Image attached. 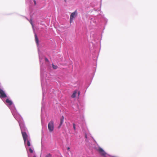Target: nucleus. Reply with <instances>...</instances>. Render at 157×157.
Here are the masks:
<instances>
[{
	"mask_svg": "<svg viewBox=\"0 0 157 157\" xmlns=\"http://www.w3.org/2000/svg\"><path fill=\"white\" fill-rule=\"evenodd\" d=\"M0 94L1 97L5 98L6 97V95L4 91L1 89H0Z\"/></svg>",
	"mask_w": 157,
	"mask_h": 157,
	"instance_id": "39448f33",
	"label": "nucleus"
},
{
	"mask_svg": "<svg viewBox=\"0 0 157 157\" xmlns=\"http://www.w3.org/2000/svg\"><path fill=\"white\" fill-rule=\"evenodd\" d=\"M52 67L54 69H56L57 68V66L54 65L53 64H52Z\"/></svg>",
	"mask_w": 157,
	"mask_h": 157,
	"instance_id": "9d476101",
	"label": "nucleus"
},
{
	"mask_svg": "<svg viewBox=\"0 0 157 157\" xmlns=\"http://www.w3.org/2000/svg\"><path fill=\"white\" fill-rule=\"evenodd\" d=\"M48 128L50 132H53L54 129V122L51 121L48 124Z\"/></svg>",
	"mask_w": 157,
	"mask_h": 157,
	"instance_id": "f257e3e1",
	"label": "nucleus"
},
{
	"mask_svg": "<svg viewBox=\"0 0 157 157\" xmlns=\"http://www.w3.org/2000/svg\"><path fill=\"white\" fill-rule=\"evenodd\" d=\"M77 93V92L76 91H75L73 93V94L71 95V97L72 98H75L76 96V94Z\"/></svg>",
	"mask_w": 157,
	"mask_h": 157,
	"instance_id": "1a4fd4ad",
	"label": "nucleus"
},
{
	"mask_svg": "<svg viewBox=\"0 0 157 157\" xmlns=\"http://www.w3.org/2000/svg\"><path fill=\"white\" fill-rule=\"evenodd\" d=\"M77 12L76 10L72 13L70 16V21L71 23L73 21V20L77 15Z\"/></svg>",
	"mask_w": 157,
	"mask_h": 157,
	"instance_id": "f03ea898",
	"label": "nucleus"
},
{
	"mask_svg": "<svg viewBox=\"0 0 157 157\" xmlns=\"http://www.w3.org/2000/svg\"><path fill=\"white\" fill-rule=\"evenodd\" d=\"M97 151L100 153V155L104 157H105L106 153L104 151V150L101 147H99L97 149Z\"/></svg>",
	"mask_w": 157,
	"mask_h": 157,
	"instance_id": "7ed1b4c3",
	"label": "nucleus"
},
{
	"mask_svg": "<svg viewBox=\"0 0 157 157\" xmlns=\"http://www.w3.org/2000/svg\"><path fill=\"white\" fill-rule=\"evenodd\" d=\"M34 3L35 5H36V1L34 0Z\"/></svg>",
	"mask_w": 157,
	"mask_h": 157,
	"instance_id": "f3484780",
	"label": "nucleus"
},
{
	"mask_svg": "<svg viewBox=\"0 0 157 157\" xmlns=\"http://www.w3.org/2000/svg\"><path fill=\"white\" fill-rule=\"evenodd\" d=\"M22 136L25 143L27 140L28 136L25 132H21Z\"/></svg>",
	"mask_w": 157,
	"mask_h": 157,
	"instance_id": "20e7f679",
	"label": "nucleus"
},
{
	"mask_svg": "<svg viewBox=\"0 0 157 157\" xmlns=\"http://www.w3.org/2000/svg\"><path fill=\"white\" fill-rule=\"evenodd\" d=\"M35 38L36 42L37 45H38L39 43V40L37 35L36 34H35Z\"/></svg>",
	"mask_w": 157,
	"mask_h": 157,
	"instance_id": "0eeeda50",
	"label": "nucleus"
},
{
	"mask_svg": "<svg viewBox=\"0 0 157 157\" xmlns=\"http://www.w3.org/2000/svg\"><path fill=\"white\" fill-rule=\"evenodd\" d=\"M45 61H46V62H48V59H47V58H45Z\"/></svg>",
	"mask_w": 157,
	"mask_h": 157,
	"instance_id": "2eb2a0df",
	"label": "nucleus"
},
{
	"mask_svg": "<svg viewBox=\"0 0 157 157\" xmlns=\"http://www.w3.org/2000/svg\"><path fill=\"white\" fill-rule=\"evenodd\" d=\"M85 137H86V138H87V136H86Z\"/></svg>",
	"mask_w": 157,
	"mask_h": 157,
	"instance_id": "aec40b11",
	"label": "nucleus"
},
{
	"mask_svg": "<svg viewBox=\"0 0 157 157\" xmlns=\"http://www.w3.org/2000/svg\"><path fill=\"white\" fill-rule=\"evenodd\" d=\"M6 103H8L10 105H11L12 104V102L11 100H10L8 99H7L6 100Z\"/></svg>",
	"mask_w": 157,
	"mask_h": 157,
	"instance_id": "6e6552de",
	"label": "nucleus"
},
{
	"mask_svg": "<svg viewBox=\"0 0 157 157\" xmlns=\"http://www.w3.org/2000/svg\"><path fill=\"white\" fill-rule=\"evenodd\" d=\"M34 157H36L35 156H34Z\"/></svg>",
	"mask_w": 157,
	"mask_h": 157,
	"instance_id": "412c9836",
	"label": "nucleus"
},
{
	"mask_svg": "<svg viewBox=\"0 0 157 157\" xmlns=\"http://www.w3.org/2000/svg\"><path fill=\"white\" fill-rule=\"evenodd\" d=\"M29 150L30 152L31 153H32L33 152V151L32 149H30Z\"/></svg>",
	"mask_w": 157,
	"mask_h": 157,
	"instance_id": "4468645a",
	"label": "nucleus"
},
{
	"mask_svg": "<svg viewBox=\"0 0 157 157\" xmlns=\"http://www.w3.org/2000/svg\"><path fill=\"white\" fill-rule=\"evenodd\" d=\"M73 128L74 130H75L76 129V128L75 126V124L74 123L73 124Z\"/></svg>",
	"mask_w": 157,
	"mask_h": 157,
	"instance_id": "ddd939ff",
	"label": "nucleus"
},
{
	"mask_svg": "<svg viewBox=\"0 0 157 157\" xmlns=\"http://www.w3.org/2000/svg\"><path fill=\"white\" fill-rule=\"evenodd\" d=\"M27 144L28 146H30V143L29 140H27Z\"/></svg>",
	"mask_w": 157,
	"mask_h": 157,
	"instance_id": "9b49d317",
	"label": "nucleus"
},
{
	"mask_svg": "<svg viewBox=\"0 0 157 157\" xmlns=\"http://www.w3.org/2000/svg\"><path fill=\"white\" fill-rule=\"evenodd\" d=\"M30 23L31 24V25L32 26H33V23H32V20H30Z\"/></svg>",
	"mask_w": 157,
	"mask_h": 157,
	"instance_id": "dca6fc26",
	"label": "nucleus"
},
{
	"mask_svg": "<svg viewBox=\"0 0 157 157\" xmlns=\"http://www.w3.org/2000/svg\"><path fill=\"white\" fill-rule=\"evenodd\" d=\"M64 117L63 116H62V117L60 119V123L59 126V127H60L62 125V124L63 122V120H64Z\"/></svg>",
	"mask_w": 157,
	"mask_h": 157,
	"instance_id": "423d86ee",
	"label": "nucleus"
},
{
	"mask_svg": "<svg viewBox=\"0 0 157 157\" xmlns=\"http://www.w3.org/2000/svg\"><path fill=\"white\" fill-rule=\"evenodd\" d=\"M51 156V155L50 154H48L46 155L45 157H50Z\"/></svg>",
	"mask_w": 157,
	"mask_h": 157,
	"instance_id": "f8f14e48",
	"label": "nucleus"
},
{
	"mask_svg": "<svg viewBox=\"0 0 157 157\" xmlns=\"http://www.w3.org/2000/svg\"><path fill=\"white\" fill-rule=\"evenodd\" d=\"M70 148L69 147H67V150H70Z\"/></svg>",
	"mask_w": 157,
	"mask_h": 157,
	"instance_id": "a211bd4d",
	"label": "nucleus"
},
{
	"mask_svg": "<svg viewBox=\"0 0 157 157\" xmlns=\"http://www.w3.org/2000/svg\"><path fill=\"white\" fill-rule=\"evenodd\" d=\"M64 1L66 2H67V0H64Z\"/></svg>",
	"mask_w": 157,
	"mask_h": 157,
	"instance_id": "6ab92c4d",
	"label": "nucleus"
}]
</instances>
